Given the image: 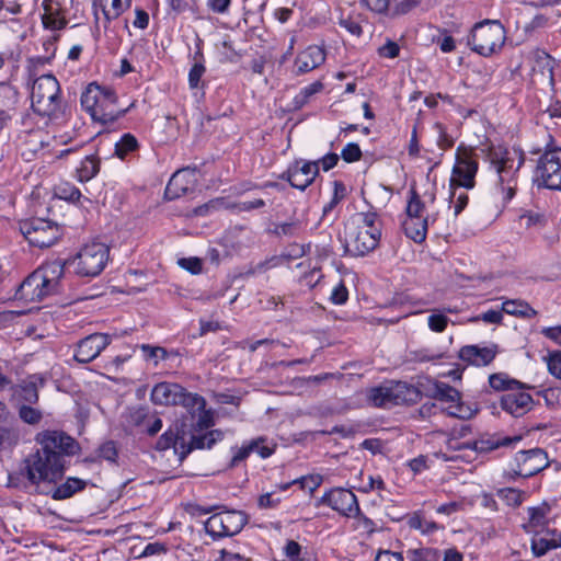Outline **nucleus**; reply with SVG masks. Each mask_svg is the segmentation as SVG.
<instances>
[{
  "label": "nucleus",
  "mask_w": 561,
  "mask_h": 561,
  "mask_svg": "<svg viewBox=\"0 0 561 561\" xmlns=\"http://www.w3.org/2000/svg\"><path fill=\"white\" fill-rule=\"evenodd\" d=\"M497 353V346L466 345L459 351V358L474 366H486L493 362Z\"/></svg>",
  "instance_id": "nucleus-22"
},
{
  "label": "nucleus",
  "mask_w": 561,
  "mask_h": 561,
  "mask_svg": "<svg viewBox=\"0 0 561 561\" xmlns=\"http://www.w3.org/2000/svg\"><path fill=\"white\" fill-rule=\"evenodd\" d=\"M548 369L551 375L561 379V352H556L550 355L548 360Z\"/></svg>",
  "instance_id": "nucleus-64"
},
{
  "label": "nucleus",
  "mask_w": 561,
  "mask_h": 561,
  "mask_svg": "<svg viewBox=\"0 0 561 561\" xmlns=\"http://www.w3.org/2000/svg\"><path fill=\"white\" fill-rule=\"evenodd\" d=\"M551 512V506L543 502L538 506L528 507V524L526 527L539 528L548 523V516Z\"/></svg>",
  "instance_id": "nucleus-39"
},
{
  "label": "nucleus",
  "mask_w": 561,
  "mask_h": 561,
  "mask_svg": "<svg viewBox=\"0 0 561 561\" xmlns=\"http://www.w3.org/2000/svg\"><path fill=\"white\" fill-rule=\"evenodd\" d=\"M72 2V0H69ZM65 3L66 0H44L43 1V24L46 28L61 30L66 26L67 20L65 18Z\"/></svg>",
  "instance_id": "nucleus-23"
},
{
  "label": "nucleus",
  "mask_w": 561,
  "mask_h": 561,
  "mask_svg": "<svg viewBox=\"0 0 561 561\" xmlns=\"http://www.w3.org/2000/svg\"><path fill=\"white\" fill-rule=\"evenodd\" d=\"M20 231L28 243L37 248L54 245L61 236L60 227L44 218H31L20 222Z\"/></svg>",
  "instance_id": "nucleus-9"
},
{
  "label": "nucleus",
  "mask_w": 561,
  "mask_h": 561,
  "mask_svg": "<svg viewBox=\"0 0 561 561\" xmlns=\"http://www.w3.org/2000/svg\"><path fill=\"white\" fill-rule=\"evenodd\" d=\"M410 198L407 206L408 217H424V203L421 201L417 192L414 188L410 190Z\"/></svg>",
  "instance_id": "nucleus-49"
},
{
  "label": "nucleus",
  "mask_w": 561,
  "mask_h": 561,
  "mask_svg": "<svg viewBox=\"0 0 561 561\" xmlns=\"http://www.w3.org/2000/svg\"><path fill=\"white\" fill-rule=\"evenodd\" d=\"M367 401L369 404L376 408H388L393 405L390 387L381 386L369 389L367 392Z\"/></svg>",
  "instance_id": "nucleus-40"
},
{
  "label": "nucleus",
  "mask_w": 561,
  "mask_h": 561,
  "mask_svg": "<svg viewBox=\"0 0 561 561\" xmlns=\"http://www.w3.org/2000/svg\"><path fill=\"white\" fill-rule=\"evenodd\" d=\"M104 100L100 104L101 112L104 114H108L107 117H96L95 122H99L103 125L113 124L121 117L125 116V114L135 106V102H133L128 107L126 108H118L117 107V96L113 89L111 88H104L103 94Z\"/></svg>",
  "instance_id": "nucleus-24"
},
{
  "label": "nucleus",
  "mask_w": 561,
  "mask_h": 561,
  "mask_svg": "<svg viewBox=\"0 0 561 561\" xmlns=\"http://www.w3.org/2000/svg\"><path fill=\"white\" fill-rule=\"evenodd\" d=\"M526 495L525 491L514 488H503L497 490V496L510 506H519Z\"/></svg>",
  "instance_id": "nucleus-47"
},
{
  "label": "nucleus",
  "mask_w": 561,
  "mask_h": 561,
  "mask_svg": "<svg viewBox=\"0 0 561 561\" xmlns=\"http://www.w3.org/2000/svg\"><path fill=\"white\" fill-rule=\"evenodd\" d=\"M324 60V49L320 46L311 45L297 55L295 59L296 72L298 75L307 73L321 66Z\"/></svg>",
  "instance_id": "nucleus-25"
},
{
  "label": "nucleus",
  "mask_w": 561,
  "mask_h": 561,
  "mask_svg": "<svg viewBox=\"0 0 561 561\" xmlns=\"http://www.w3.org/2000/svg\"><path fill=\"white\" fill-rule=\"evenodd\" d=\"M458 186L450 187V203L454 204V214L458 216L468 205V194L465 192L458 193Z\"/></svg>",
  "instance_id": "nucleus-52"
},
{
  "label": "nucleus",
  "mask_w": 561,
  "mask_h": 561,
  "mask_svg": "<svg viewBox=\"0 0 561 561\" xmlns=\"http://www.w3.org/2000/svg\"><path fill=\"white\" fill-rule=\"evenodd\" d=\"M319 174V162L296 160L278 178L300 191L310 186Z\"/></svg>",
  "instance_id": "nucleus-14"
},
{
  "label": "nucleus",
  "mask_w": 561,
  "mask_h": 561,
  "mask_svg": "<svg viewBox=\"0 0 561 561\" xmlns=\"http://www.w3.org/2000/svg\"><path fill=\"white\" fill-rule=\"evenodd\" d=\"M534 180L539 187L561 191V147L547 149L540 154Z\"/></svg>",
  "instance_id": "nucleus-8"
},
{
  "label": "nucleus",
  "mask_w": 561,
  "mask_h": 561,
  "mask_svg": "<svg viewBox=\"0 0 561 561\" xmlns=\"http://www.w3.org/2000/svg\"><path fill=\"white\" fill-rule=\"evenodd\" d=\"M105 87H100L96 83H90L81 95V106L91 115L95 122L96 117H107L108 114L101 112V103L104 100L103 91Z\"/></svg>",
  "instance_id": "nucleus-27"
},
{
  "label": "nucleus",
  "mask_w": 561,
  "mask_h": 561,
  "mask_svg": "<svg viewBox=\"0 0 561 561\" xmlns=\"http://www.w3.org/2000/svg\"><path fill=\"white\" fill-rule=\"evenodd\" d=\"M39 448L25 459V473L31 484L56 482L65 471V457L80 450L79 443L62 431L46 430L35 435Z\"/></svg>",
  "instance_id": "nucleus-1"
},
{
  "label": "nucleus",
  "mask_w": 561,
  "mask_h": 561,
  "mask_svg": "<svg viewBox=\"0 0 561 561\" xmlns=\"http://www.w3.org/2000/svg\"><path fill=\"white\" fill-rule=\"evenodd\" d=\"M389 387L393 405L415 403L420 398V391L407 382L398 381Z\"/></svg>",
  "instance_id": "nucleus-31"
},
{
  "label": "nucleus",
  "mask_w": 561,
  "mask_h": 561,
  "mask_svg": "<svg viewBox=\"0 0 561 561\" xmlns=\"http://www.w3.org/2000/svg\"><path fill=\"white\" fill-rule=\"evenodd\" d=\"M19 103V91L11 84H0V108L16 111Z\"/></svg>",
  "instance_id": "nucleus-43"
},
{
  "label": "nucleus",
  "mask_w": 561,
  "mask_h": 561,
  "mask_svg": "<svg viewBox=\"0 0 561 561\" xmlns=\"http://www.w3.org/2000/svg\"><path fill=\"white\" fill-rule=\"evenodd\" d=\"M543 398L547 407L558 408L561 407V388L551 387L539 392Z\"/></svg>",
  "instance_id": "nucleus-54"
},
{
  "label": "nucleus",
  "mask_w": 561,
  "mask_h": 561,
  "mask_svg": "<svg viewBox=\"0 0 561 561\" xmlns=\"http://www.w3.org/2000/svg\"><path fill=\"white\" fill-rule=\"evenodd\" d=\"M554 59L545 51H538L533 66V78L535 81H541L549 87L554 85Z\"/></svg>",
  "instance_id": "nucleus-28"
},
{
  "label": "nucleus",
  "mask_w": 561,
  "mask_h": 561,
  "mask_svg": "<svg viewBox=\"0 0 561 561\" xmlns=\"http://www.w3.org/2000/svg\"><path fill=\"white\" fill-rule=\"evenodd\" d=\"M197 185V172L194 169L185 168L178 170L169 180L164 196L173 201L191 192H194Z\"/></svg>",
  "instance_id": "nucleus-17"
},
{
  "label": "nucleus",
  "mask_w": 561,
  "mask_h": 561,
  "mask_svg": "<svg viewBox=\"0 0 561 561\" xmlns=\"http://www.w3.org/2000/svg\"><path fill=\"white\" fill-rule=\"evenodd\" d=\"M502 311L525 319H531L537 316V311L527 301L520 299L504 300Z\"/></svg>",
  "instance_id": "nucleus-35"
},
{
  "label": "nucleus",
  "mask_w": 561,
  "mask_h": 561,
  "mask_svg": "<svg viewBox=\"0 0 561 561\" xmlns=\"http://www.w3.org/2000/svg\"><path fill=\"white\" fill-rule=\"evenodd\" d=\"M222 432L213 430L204 434H194L186 431L184 434V449H181V460H183L192 450L211 448L218 440L222 439Z\"/></svg>",
  "instance_id": "nucleus-20"
},
{
  "label": "nucleus",
  "mask_w": 561,
  "mask_h": 561,
  "mask_svg": "<svg viewBox=\"0 0 561 561\" xmlns=\"http://www.w3.org/2000/svg\"><path fill=\"white\" fill-rule=\"evenodd\" d=\"M102 5V11L105 16V20L110 22L111 20L117 19L126 9L129 8L131 0H100Z\"/></svg>",
  "instance_id": "nucleus-41"
},
{
  "label": "nucleus",
  "mask_w": 561,
  "mask_h": 561,
  "mask_svg": "<svg viewBox=\"0 0 561 561\" xmlns=\"http://www.w3.org/2000/svg\"><path fill=\"white\" fill-rule=\"evenodd\" d=\"M184 387L173 382L157 383L151 391V401L160 405H178Z\"/></svg>",
  "instance_id": "nucleus-26"
},
{
  "label": "nucleus",
  "mask_w": 561,
  "mask_h": 561,
  "mask_svg": "<svg viewBox=\"0 0 561 561\" xmlns=\"http://www.w3.org/2000/svg\"><path fill=\"white\" fill-rule=\"evenodd\" d=\"M449 319L438 309H434L433 313L428 317V328L436 333H442L446 330Z\"/></svg>",
  "instance_id": "nucleus-50"
},
{
  "label": "nucleus",
  "mask_w": 561,
  "mask_h": 561,
  "mask_svg": "<svg viewBox=\"0 0 561 561\" xmlns=\"http://www.w3.org/2000/svg\"><path fill=\"white\" fill-rule=\"evenodd\" d=\"M291 483L299 484L302 490L308 489L313 492L321 483L319 476H305L291 481Z\"/></svg>",
  "instance_id": "nucleus-63"
},
{
  "label": "nucleus",
  "mask_w": 561,
  "mask_h": 561,
  "mask_svg": "<svg viewBox=\"0 0 561 561\" xmlns=\"http://www.w3.org/2000/svg\"><path fill=\"white\" fill-rule=\"evenodd\" d=\"M265 442V437H257L255 439H252L248 442L247 444L242 445L241 447L233 449V456L231 458L230 466L234 467L239 462L243 461L249 457L251 453L257 447V445Z\"/></svg>",
  "instance_id": "nucleus-44"
},
{
  "label": "nucleus",
  "mask_w": 561,
  "mask_h": 561,
  "mask_svg": "<svg viewBox=\"0 0 561 561\" xmlns=\"http://www.w3.org/2000/svg\"><path fill=\"white\" fill-rule=\"evenodd\" d=\"M402 226L408 238L422 243L426 238L428 217H407Z\"/></svg>",
  "instance_id": "nucleus-32"
},
{
  "label": "nucleus",
  "mask_w": 561,
  "mask_h": 561,
  "mask_svg": "<svg viewBox=\"0 0 561 561\" xmlns=\"http://www.w3.org/2000/svg\"><path fill=\"white\" fill-rule=\"evenodd\" d=\"M339 24L341 27L345 28L350 34L359 37L363 33V28L360 22L357 18L354 16H341L339 20Z\"/></svg>",
  "instance_id": "nucleus-55"
},
{
  "label": "nucleus",
  "mask_w": 561,
  "mask_h": 561,
  "mask_svg": "<svg viewBox=\"0 0 561 561\" xmlns=\"http://www.w3.org/2000/svg\"><path fill=\"white\" fill-rule=\"evenodd\" d=\"M519 221L526 228H530V227H535V226L541 227L546 224V218L540 213L526 211L519 216Z\"/></svg>",
  "instance_id": "nucleus-56"
},
{
  "label": "nucleus",
  "mask_w": 561,
  "mask_h": 561,
  "mask_svg": "<svg viewBox=\"0 0 561 561\" xmlns=\"http://www.w3.org/2000/svg\"><path fill=\"white\" fill-rule=\"evenodd\" d=\"M18 413L19 417L28 425H37L43 420V412L32 404H21Z\"/></svg>",
  "instance_id": "nucleus-46"
},
{
  "label": "nucleus",
  "mask_w": 561,
  "mask_h": 561,
  "mask_svg": "<svg viewBox=\"0 0 561 561\" xmlns=\"http://www.w3.org/2000/svg\"><path fill=\"white\" fill-rule=\"evenodd\" d=\"M489 158L499 176L497 188L503 195L502 201L506 204L515 196L518 171L524 164V157L499 146L490 148Z\"/></svg>",
  "instance_id": "nucleus-3"
},
{
  "label": "nucleus",
  "mask_w": 561,
  "mask_h": 561,
  "mask_svg": "<svg viewBox=\"0 0 561 561\" xmlns=\"http://www.w3.org/2000/svg\"><path fill=\"white\" fill-rule=\"evenodd\" d=\"M320 502L345 517H357L360 514L356 495L347 489H332L321 497Z\"/></svg>",
  "instance_id": "nucleus-15"
},
{
  "label": "nucleus",
  "mask_w": 561,
  "mask_h": 561,
  "mask_svg": "<svg viewBox=\"0 0 561 561\" xmlns=\"http://www.w3.org/2000/svg\"><path fill=\"white\" fill-rule=\"evenodd\" d=\"M13 393L23 403L22 404H36L38 402V389L33 380H24L22 383L14 386Z\"/></svg>",
  "instance_id": "nucleus-37"
},
{
  "label": "nucleus",
  "mask_w": 561,
  "mask_h": 561,
  "mask_svg": "<svg viewBox=\"0 0 561 561\" xmlns=\"http://www.w3.org/2000/svg\"><path fill=\"white\" fill-rule=\"evenodd\" d=\"M49 295L51 294L44 285L41 274L34 271L20 284L14 297L24 302H36Z\"/></svg>",
  "instance_id": "nucleus-18"
},
{
  "label": "nucleus",
  "mask_w": 561,
  "mask_h": 561,
  "mask_svg": "<svg viewBox=\"0 0 561 561\" xmlns=\"http://www.w3.org/2000/svg\"><path fill=\"white\" fill-rule=\"evenodd\" d=\"M549 466L547 453L542 448L520 450L515 455L514 466L505 473L508 480L533 477Z\"/></svg>",
  "instance_id": "nucleus-10"
},
{
  "label": "nucleus",
  "mask_w": 561,
  "mask_h": 561,
  "mask_svg": "<svg viewBox=\"0 0 561 561\" xmlns=\"http://www.w3.org/2000/svg\"><path fill=\"white\" fill-rule=\"evenodd\" d=\"M186 426V420L183 421L181 425L175 423L174 428H169L160 436L156 448L158 450H165L173 447L175 453L181 457V449H184V434Z\"/></svg>",
  "instance_id": "nucleus-29"
},
{
  "label": "nucleus",
  "mask_w": 561,
  "mask_h": 561,
  "mask_svg": "<svg viewBox=\"0 0 561 561\" xmlns=\"http://www.w3.org/2000/svg\"><path fill=\"white\" fill-rule=\"evenodd\" d=\"M360 3L374 13L386 14L389 11L390 0H360Z\"/></svg>",
  "instance_id": "nucleus-61"
},
{
  "label": "nucleus",
  "mask_w": 561,
  "mask_h": 561,
  "mask_svg": "<svg viewBox=\"0 0 561 561\" xmlns=\"http://www.w3.org/2000/svg\"><path fill=\"white\" fill-rule=\"evenodd\" d=\"M140 348L144 353V356L147 360H153L154 365L158 364L159 360H164L168 357V352L165 348L160 346H151L149 344L140 345Z\"/></svg>",
  "instance_id": "nucleus-51"
},
{
  "label": "nucleus",
  "mask_w": 561,
  "mask_h": 561,
  "mask_svg": "<svg viewBox=\"0 0 561 561\" xmlns=\"http://www.w3.org/2000/svg\"><path fill=\"white\" fill-rule=\"evenodd\" d=\"M434 128L437 133V145L440 149L446 150L454 146V140L446 133L445 127L440 123H436Z\"/></svg>",
  "instance_id": "nucleus-62"
},
{
  "label": "nucleus",
  "mask_w": 561,
  "mask_h": 561,
  "mask_svg": "<svg viewBox=\"0 0 561 561\" xmlns=\"http://www.w3.org/2000/svg\"><path fill=\"white\" fill-rule=\"evenodd\" d=\"M322 89H323V84H322V82H321V81H314V82H312L311 84H309V85L305 87V88L299 92V94H297V95L295 96V99H294L295 105H296L297 107H302L305 104H307V103H308L309 99H310L313 94H316V93H318V92L322 91Z\"/></svg>",
  "instance_id": "nucleus-48"
},
{
  "label": "nucleus",
  "mask_w": 561,
  "mask_h": 561,
  "mask_svg": "<svg viewBox=\"0 0 561 561\" xmlns=\"http://www.w3.org/2000/svg\"><path fill=\"white\" fill-rule=\"evenodd\" d=\"M55 41H56V38L47 39V43L53 47V53H50L49 55H45V56L30 57L27 59L28 69L31 71L36 70L37 68L43 67L46 64L50 62V60L55 56V51H56Z\"/></svg>",
  "instance_id": "nucleus-53"
},
{
  "label": "nucleus",
  "mask_w": 561,
  "mask_h": 561,
  "mask_svg": "<svg viewBox=\"0 0 561 561\" xmlns=\"http://www.w3.org/2000/svg\"><path fill=\"white\" fill-rule=\"evenodd\" d=\"M561 547V534L547 533L545 535H537L531 539V550L535 557H542L549 550Z\"/></svg>",
  "instance_id": "nucleus-33"
},
{
  "label": "nucleus",
  "mask_w": 561,
  "mask_h": 561,
  "mask_svg": "<svg viewBox=\"0 0 561 561\" xmlns=\"http://www.w3.org/2000/svg\"><path fill=\"white\" fill-rule=\"evenodd\" d=\"M70 264V261H64L60 259L46 262L35 270L37 274H41V278L48 289V291L53 295L59 291L60 280L65 273V266Z\"/></svg>",
  "instance_id": "nucleus-19"
},
{
  "label": "nucleus",
  "mask_w": 561,
  "mask_h": 561,
  "mask_svg": "<svg viewBox=\"0 0 561 561\" xmlns=\"http://www.w3.org/2000/svg\"><path fill=\"white\" fill-rule=\"evenodd\" d=\"M341 157L347 163L356 162L362 158V150L356 142H350L342 149Z\"/></svg>",
  "instance_id": "nucleus-58"
},
{
  "label": "nucleus",
  "mask_w": 561,
  "mask_h": 561,
  "mask_svg": "<svg viewBox=\"0 0 561 561\" xmlns=\"http://www.w3.org/2000/svg\"><path fill=\"white\" fill-rule=\"evenodd\" d=\"M248 523L247 515L241 511H225L213 514L205 522V530L214 539L231 537L239 534Z\"/></svg>",
  "instance_id": "nucleus-11"
},
{
  "label": "nucleus",
  "mask_w": 561,
  "mask_h": 561,
  "mask_svg": "<svg viewBox=\"0 0 561 561\" xmlns=\"http://www.w3.org/2000/svg\"><path fill=\"white\" fill-rule=\"evenodd\" d=\"M426 394L430 398L446 403L447 413L454 417L469 420L473 417L479 411L477 404L462 402L461 393L456 388L443 381H430L428 388L426 389Z\"/></svg>",
  "instance_id": "nucleus-6"
},
{
  "label": "nucleus",
  "mask_w": 561,
  "mask_h": 561,
  "mask_svg": "<svg viewBox=\"0 0 561 561\" xmlns=\"http://www.w3.org/2000/svg\"><path fill=\"white\" fill-rule=\"evenodd\" d=\"M33 111L41 116H55L60 110V87L53 75L34 80L31 89Z\"/></svg>",
  "instance_id": "nucleus-4"
},
{
  "label": "nucleus",
  "mask_w": 561,
  "mask_h": 561,
  "mask_svg": "<svg viewBox=\"0 0 561 561\" xmlns=\"http://www.w3.org/2000/svg\"><path fill=\"white\" fill-rule=\"evenodd\" d=\"M409 561H439L440 553L434 548L410 549L407 552Z\"/></svg>",
  "instance_id": "nucleus-45"
},
{
  "label": "nucleus",
  "mask_w": 561,
  "mask_h": 561,
  "mask_svg": "<svg viewBox=\"0 0 561 561\" xmlns=\"http://www.w3.org/2000/svg\"><path fill=\"white\" fill-rule=\"evenodd\" d=\"M112 342L106 333H92L79 340L75 346L73 358L80 364L94 360Z\"/></svg>",
  "instance_id": "nucleus-16"
},
{
  "label": "nucleus",
  "mask_w": 561,
  "mask_h": 561,
  "mask_svg": "<svg viewBox=\"0 0 561 561\" xmlns=\"http://www.w3.org/2000/svg\"><path fill=\"white\" fill-rule=\"evenodd\" d=\"M505 38V28L499 21L484 20L472 27L468 45L473 51L488 57L503 47Z\"/></svg>",
  "instance_id": "nucleus-5"
},
{
  "label": "nucleus",
  "mask_w": 561,
  "mask_h": 561,
  "mask_svg": "<svg viewBox=\"0 0 561 561\" xmlns=\"http://www.w3.org/2000/svg\"><path fill=\"white\" fill-rule=\"evenodd\" d=\"M87 486V481L78 479V478H68L66 482L58 485L53 491L54 500H66L71 497L75 493L84 490Z\"/></svg>",
  "instance_id": "nucleus-36"
},
{
  "label": "nucleus",
  "mask_w": 561,
  "mask_h": 561,
  "mask_svg": "<svg viewBox=\"0 0 561 561\" xmlns=\"http://www.w3.org/2000/svg\"><path fill=\"white\" fill-rule=\"evenodd\" d=\"M117 456V448L112 440L102 444L98 449V457L107 461L116 462Z\"/></svg>",
  "instance_id": "nucleus-60"
},
{
  "label": "nucleus",
  "mask_w": 561,
  "mask_h": 561,
  "mask_svg": "<svg viewBox=\"0 0 561 561\" xmlns=\"http://www.w3.org/2000/svg\"><path fill=\"white\" fill-rule=\"evenodd\" d=\"M439 36L434 39V42L439 46L443 53H451L456 49V43L451 35L448 34V31L443 28L439 30Z\"/></svg>",
  "instance_id": "nucleus-57"
},
{
  "label": "nucleus",
  "mask_w": 561,
  "mask_h": 561,
  "mask_svg": "<svg viewBox=\"0 0 561 561\" xmlns=\"http://www.w3.org/2000/svg\"><path fill=\"white\" fill-rule=\"evenodd\" d=\"M500 404L505 412L519 417L533 409L534 400L527 392H508L501 397Z\"/></svg>",
  "instance_id": "nucleus-21"
},
{
  "label": "nucleus",
  "mask_w": 561,
  "mask_h": 561,
  "mask_svg": "<svg viewBox=\"0 0 561 561\" xmlns=\"http://www.w3.org/2000/svg\"><path fill=\"white\" fill-rule=\"evenodd\" d=\"M522 439L520 436H491V437H482L480 439L473 440L472 443H468L467 446L477 453H489L500 447L510 446L512 444L518 443Z\"/></svg>",
  "instance_id": "nucleus-30"
},
{
  "label": "nucleus",
  "mask_w": 561,
  "mask_h": 561,
  "mask_svg": "<svg viewBox=\"0 0 561 561\" xmlns=\"http://www.w3.org/2000/svg\"><path fill=\"white\" fill-rule=\"evenodd\" d=\"M110 255V249L102 242L88 243L81 248L77 255L69 260L79 276H98L105 267Z\"/></svg>",
  "instance_id": "nucleus-7"
},
{
  "label": "nucleus",
  "mask_w": 561,
  "mask_h": 561,
  "mask_svg": "<svg viewBox=\"0 0 561 561\" xmlns=\"http://www.w3.org/2000/svg\"><path fill=\"white\" fill-rule=\"evenodd\" d=\"M348 299V290L343 280H341L336 286L333 287L330 301L333 305H344Z\"/></svg>",
  "instance_id": "nucleus-59"
},
{
  "label": "nucleus",
  "mask_w": 561,
  "mask_h": 561,
  "mask_svg": "<svg viewBox=\"0 0 561 561\" xmlns=\"http://www.w3.org/2000/svg\"><path fill=\"white\" fill-rule=\"evenodd\" d=\"M178 405H182L190 414L191 428L203 431L213 425V415L206 410V400L202 396L184 388Z\"/></svg>",
  "instance_id": "nucleus-12"
},
{
  "label": "nucleus",
  "mask_w": 561,
  "mask_h": 561,
  "mask_svg": "<svg viewBox=\"0 0 561 561\" xmlns=\"http://www.w3.org/2000/svg\"><path fill=\"white\" fill-rule=\"evenodd\" d=\"M477 171L478 161L474 154L471 151L458 148L450 178V187L458 186L467 190L474 187Z\"/></svg>",
  "instance_id": "nucleus-13"
},
{
  "label": "nucleus",
  "mask_w": 561,
  "mask_h": 561,
  "mask_svg": "<svg viewBox=\"0 0 561 561\" xmlns=\"http://www.w3.org/2000/svg\"><path fill=\"white\" fill-rule=\"evenodd\" d=\"M140 148V145L137 138L130 134H124L121 139L115 144V156L121 160H126L134 152H137Z\"/></svg>",
  "instance_id": "nucleus-38"
},
{
  "label": "nucleus",
  "mask_w": 561,
  "mask_h": 561,
  "mask_svg": "<svg viewBox=\"0 0 561 561\" xmlns=\"http://www.w3.org/2000/svg\"><path fill=\"white\" fill-rule=\"evenodd\" d=\"M100 171V161L94 156L85 157L78 168V179L80 182H88Z\"/></svg>",
  "instance_id": "nucleus-42"
},
{
  "label": "nucleus",
  "mask_w": 561,
  "mask_h": 561,
  "mask_svg": "<svg viewBox=\"0 0 561 561\" xmlns=\"http://www.w3.org/2000/svg\"><path fill=\"white\" fill-rule=\"evenodd\" d=\"M376 213H360L357 220L345 227L344 249L352 256H364L374 251L380 241L381 229Z\"/></svg>",
  "instance_id": "nucleus-2"
},
{
  "label": "nucleus",
  "mask_w": 561,
  "mask_h": 561,
  "mask_svg": "<svg viewBox=\"0 0 561 561\" xmlns=\"http://www.w3.org/2000/svg\"><path fill=\"white\" fill-rule=\"evenodd\" d=\"M489 383L491 388H493L496 391L533 389V386L510 378V376L504 373L492 374L489 377Z\"/></svg>",
  "instance_id": "nucleus-34"
}]
</instances>
